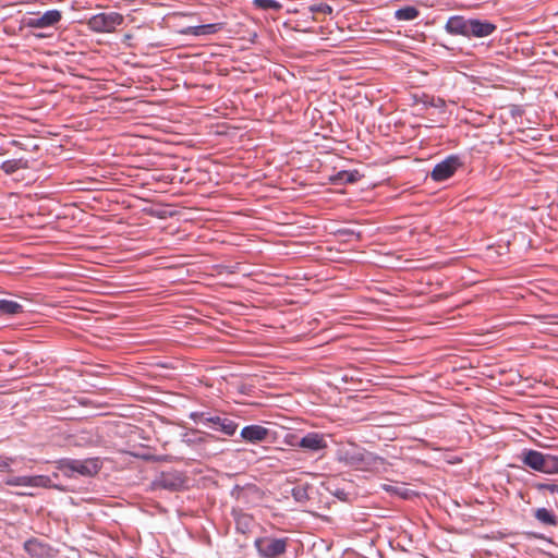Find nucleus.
Returning <instances> with one entry per match:
<instances>
[{"mask_svg": "<svg viewBox=\"0 0 558 558\" xmlns=\"http://www.w3.org/2000/svg\"><path fill=\"white\" fill-rule=\"evenodd\" d=\"M522 462L538 472L546 474H558V457L549 453H543L537 450H525Z\"/></svg>", "mask_w": 558, "mask_h": 558, "instance_id": "1", "label": "nucleus"}, {"mask_svg": "<svg viewBox=\"0 0 558 558\" xmlns=\"http://www.w3.org/2000/svg\"><path fill=\"white\" fill-rule=\"evenodd\" d=\"M124 22V16L118 12H102L93 15L86 22L87 27L95 33H112Z\"/></svg>", "mask_w": 558, "mask_h": 558, "instance_id": "2", "label": "nucleus"}, {"mask_svg": "<svg viewBox=\"0 0 558 558\" xmlns=\"http://www.w3.org/2000/svg\"><path fill=\"white\" fill-rule=\"evenodd\" d=\"M191 418L194 422H199L206 425H213L216 430H220L227 436H232L238 429V424L226 416L211 415L207 412H193Z\"/></svg>", "mask_w": 558, "mask_h": 558, "instance_id": "3", "label": "nucleus"}, {"mask_svg": "<svg viewBox=\"0 0 558 558\" xmlns=\"http://www.w3.org/2000/svg\"><path fill=\"white\" fill-rule=\"evenodd\" d=\"M61 468L68 475H70L69 472H71L78 473L83 476H94L99 472L101 462L98 458H90L86 460L70 459L63 461Z\"/></svg>", "mask_w": 558, "mask_h": 558, "instance_id": "4", "label": "nucleus"}, {"mask_svg": "<svg viewBox=\"0 0 558 558\" xmlns=\"http://www.w3.org/2000/svg\"><path fill=\"white\" fill-rule=\"evenodd\" d=\"M258 554L264 558H276L287 550V541L283 538L260 537L255 541Z\"/></svg>", "mask_w": 558, "mask_h": 558, "instance_id": "5", "label": "nucleus"}, {"mask_svg": "<svg viewBox=\"0 0 558 558\" xmlns=\"http://www.w3.org/2000/svg\"><path fill=\"white\" fill-rule=\"evenodd\" d=\"M9 486L50 487L51 480L46 475L12 476L4 482Z\"/></svg>", "mask_w": 558, "mask_h": 558, "instance_id": "6", "label": "nucleus"}, {"mask_svg": "<svg viewBox=\"0 0 558 558\" xmlns=\"http://www.w3.org/2000/svg\"><path fill=\"white\" fill-rule=\"evenodd\" d=\"M183 477L182 475L177 471L171 472H162L155 481L154 486L155 488H161L167 490H178L183 486Z\"/></svg>", "mask_w": 558, "mask_h": 558, "instance_id": "7", "label": "nucleus"}, {"mask_svg": "<svg viewBox=\"0 0 558 558\" xmlns=\"http://www.w3.org/2000/svg\"><path fill=\"white\" fill-rule=\"evenodd\" d=\"M62 19L59 10H49L40 16L31 17L26 25L31 28H47L58 24Z\"/></svg>", "mask_w": 558, "mask_h": 558, "instance_id": "8", "label": "nucleus"}, {"mask_svg": "<svg viewBox=\"0 0 558 558\" xmlns=\"http://www.w3.org/2000/svg\"><path fill=\"white\" fill-rule=\"evenodd\" d=\"M497 29L494 23L488 21H481L476 19H469L468 36L466 37H487Z\"/></svg>", "mask_w": 558, "mask_h": 558, "instance_id": "9", "label": "nucleus"}, {"mask_svg": "<svg viewBox=\"0 0 558 558\" xmlns=\"http://www.w3.org/2000/svg\"><path fill=\"white\" fill-rule=\"evenodd\" d=\"M458 171H463V162L459 156L450 155L437 163L430 174H454Z\"/></svg>", "mask_w": 558, "mask_h": 558, "instance_id": "10", "label": "nucleus"}, {"mask_svg": "<svg viewBox=\"0 0 558 558\" xmlns=\"http://www.w3.org/2000/svg\"><path fill=\"white\" fill-rule=\"evenodd\" d=\"M300 448L308 451H320L327 448V442L323 434L308 433L296 444Z\"/></svg>", "mask_w": 558, "mask_h": 558, "instance_id": "11", "label": "nucleus"}, {"mask_svg": "<svg viewBox=\"0 0 558 558\" xmlns=\"http://www.w3.org/2000/svg\"><path fill=\"white\" fill-rule=\"evenodd\" d=\"M268 435L269 429L262 425H247L241 430V437L252 444L265 441Z\"/></svg>", "mask_w": 558, "mask_h": 558, "instance_id": "12", "label": "nucleus"}, {"mask_svg": "<svg viewBox=\"0 0 558 558\" xmlns=\"http://www.w3.org/2000/svg\"><path fill=\"white\" fill-rule=\"evenodd\" d=\"M469 19L460 15L449 17L446 23V31L451 35L468 36Z\"/></svg>", "mask_w": 558, "mask_h": 558, "instance_id": "13", "label": "nucleus"}, {"mask_svg": "<svg viewBox=\"0 0 558 558\" xmlns=\"http://www.w3.org/2000/svg\"><path fill=\"white\" fill-rule=\"evenodd\" d=\"M221 28H222L221 23H213V24H205V25H197V26H187L181 33L184 35H191V36H206V35L216 34Z\"/></svg>", "mask_w": 558, "mask_h": 558, "instance_id": "14", "label": "nucleus"}, {"mask_svg": "<svg viewBox=\"0 0 558 558\" xmlns=\"http://www.w3.org/2000/svg\"><path fill=\"white\" fill-rule=\"evenodd\" d=\"M534 517L545 525L555 526L558 524L557 517L546 508L536 509Z\"/></svg>", "mask_w": 558, "mask_h": 558, "instance_id": "15", "label": "nucleus"}, {"mask_svg": "<svg viewBox=\"0 0 558 558\" xmlns=\"http://www.w3.org/2000/svg\"><path fill=\"white\" fill-rule=\"evenodd\" d=\"M418 15L420 11L412 5L400 8L395 12V17L398 21H412L415 20Z\"/></svg>", "mask_w": 558, "mask_h": 558, "instance_id": "16", "label": "nucleus"}, {"mask_svg": "<svg viewBox=\"0 0 558 558\" xmlns=\"http://www.w3.org/2000/svg\"><path fill=\"white\" fill-rule=\"evenodd\" d=\"M23 312V306L11 300H0V313L15 315Z\"/></svg>", "mask_w": 558, "mask_h": 558, "instance_id": "17", "label": "nucleus"}, {"mask_svg": "<svg viewBox=\"0 0 558 558\" xmlns=\"http://www.w3.org/2000/svg\"><path fill=\"white\" fill-rule=\"evenodd\" d=\"M310 12L313 14L315 20H318L319 16L330 15L332 13V8L326 2H317L308 7Z\"/></svg>", "mask_w": 558, "mask_h": 558, "instance_id": "18", "label": "nucleus"}, {"mask_svg": "<svg viewBox=\"0 0 558 558\" xmlns=\"http://www.w3.org/2000/svg\"><path fill=\"white\" fill-rule=\"evenodd\" d=\"M253 4L260 10L279 11L282 4L276 0H254Z\"/></svg>", "mask_w": 558, "mask_h": 558, "instance_id": "19", "label": "nucleus"}, {"mask_svg": "<svg viewBox=\"0 0 558 558\" xmlns=\"http://www.w3.org/2000/svg\"><path fill=\"white\" fill-rule=\"evenodd\" d=\"M25 550L32 556H39L43 553V545L37 539H29L24 544Z\"/></svg>", "mask_w": 558, "mask_h": 558, "instance_id": "20", "label": "nucleus"}, {"mask_svg": "<svg viewBox=\"0 0 558 558\" xmlns=\"http://www.w3.org/2000/svg\"><path fill=\"white\" fill-rule=\"evenodd\" d=\"M384 489L390 494L398 495L404 499L409 498L411 495V492L402 486L397 485H384Z\"/></svg>", "mask_w": 558, "mask_h": 558, "instance_id": "21", "label": "nucleus"}, {"mask_svg": "<svg viewBox=\"0 0 558 558\" xmlns=\"http://www.w3.org/2000/svg\"><path fill=\"white\" fill-rule=\"evenodd\" d=\"M292 496L299 502H304L308 499L307 487L299 485L292 488Z\"/></svg>", "mask_w": 558, "mask_h": 558, "instance_id": "22", "label": "nucleus"}, {"mask_svg": "<svg viewBox=\"0 0 558 558\" xmlns=\"http://www.w3.org/2000/svg\"><path fill=\"white\" fill-rule=\"evenodd\" d=\"M24 168H25V166L22 162V160H9V161L3 162V165H2V169L7 173H12V172L19 171Z\"/></svg>", "mask_w": 558, "mask_h": 558, "instance_id": "23", "label": "nucleus"}, {"mask_svg": "<svg viewBox=\"0 0 558 558\" xmlns=\"http://www.w3.org/2000/svg\"><path fill=\"white\" fill-rule=\"evenodd\" d=\"M78 184H80V186L77 189L82 190V191H93V190L101 189L99 186L100 182L94 178H88V180L86 182H78Z\"/></svg>", "mask_w": 558, "mask_h": 558, "instance_id": "24", "label": "nucleus"}, {"mask_svg": "<svg viewBox=\"0 0 558 558\" xmlns=\"http://www.w3.org/2000/svg\"><path fill=\"white\" fill-rule=\"evenodd\" d=\"M534 488L538 492L547 490L550 494H558V484L555 483H535Z\"/></svg>", "mask_w": 558, "mask_h": 558, "instance_id": "25", "label": "nucleus"}, {"mask_svg": "<svg viewBox=\"0 0 558 558\" xmlns=\"http://www.w3.org/2000/svg\"><path fill=\"white\" fill-rule=\"evenodd\" d=\"M252 522V518L247 514H242L236 519V525L238 529L242 532H245V529L248 527L250 523Z\"/></svg>", "mask_w": 558, "mask_h": 558, "instance_id": "26", "label": "nucleus"}, {"mask_svg": "<svg viewBox=\"0 0 558 558\" xmlns=\"http://www.w3.org/2000/svg\"><path fill=\"white\" fill-rule=\"evenodd\" d=\"M343 179H345V183H355L357 181V177H353V175H350V177H329V181L331 183H338L340 181H342Z\"/></svg>", "mask_w": 558, "mask_h": 558, "instance_id": "27", "label": "nucleus"}, {"mask_svg": "<svg viewBox=\"0 0 558 558\" xmlns=\"http://www.w3.org/2000/svg\"><path fill=\"white\" fill-rule=\"evenodd\" d=\"M13 462V458L0 457V470L10 471V466Z\"/></svg>", "mask_w": 558, "mask_h": 558, "instance_id": "28", "label": "nucleus"}, {"mask_svg": "<svg viewBox=\"0 0 558 558\" xmlns=\"http://www.w3.org/2000/svg\"><path fill=\"white\" fill-rule=\"evenodd\" d=\"M447 178H448V177H438V175L432 177V179H433L434 181H442V180H445V179H447Z\"/></svg>", "mask_w": 558, "mask_h": 558, "instance_id": "29", "label": "nucleus"}, {"mask_svg": "<svg viewBox=\"0 0 558 558\" xmlns=\"http://www.w3.org/2000/svg\"><path fill=\"white\" fill-rule=\"evenodd\" d=\"M337 174H341V175L353 174V172H350V171H347V170H340Z\"/></svg>", "mask_w": 558, "mask_h": 558, "instance_id": "30", "label": "nucleus"}, {"mask_svg": "<svg viewBox=\"0 0 558 558\" xmlns=\"http://www.w3.org/2000/svg\"><path fill=\"white\" fill-rule=\"evenodd\" d=\"M343 233L350 234V235H355L354 231H349V230H344Z\"/></svg>", "mask_w": 558, "mask_h": 558, "instance_id": "31", "label": "nucleus"}, {"mask_svg": "<svg viewBox=\"0 0 558 558\" xmlns=\"http://www.w3.org/2000/svg\"><path fill=\"white\" fill-rule=\"evenodd\" d=\"M23 495H24V496H33V494H32V493H24Z\"/></svg>", "mask_w": 558, "mask_h": 558, "instance_id": "32", "label": "nucleus"}, {"mask_svg": "<svg viewBox=\"0 0 558 558\" xmlns=\"http://www.w3.org/2000/svg\"><path fill=\"white\" fill-rule=\"evenodd\" d=\"M556 317L558 318V315Z\"/></svg>", "mask_w": 558, "mask_h": 558, "instance_id": "33", "label": "nucleus"}]
</instances>
